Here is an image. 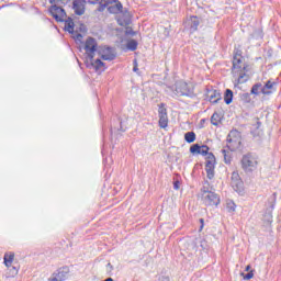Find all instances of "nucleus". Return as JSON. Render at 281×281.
<instances>
[{"instance_id":"nucleus-1","label":"nucleus","mask_w":281,"mask_h":281,"mask_svg":"<svg viewBox=\"0 0 281 281\" xmlns=\"http://www.w3.org/2000/svg\"><path fill=\"white\" fill-rule=\"evenodd\" d=\"M86 52V66L88 69H93L98 74H102V71L106 70V65L102 59L97 58L95 59V54H98V42L93 37H88L83 47Z\"/></svg>"},{"instance_id":"nucleus-2","label":"nucleus","mask_w":281,"mask_h":281,"mask_svg":"<svg viewBox=\"0 0 281 281\" xmlns=\"http://www.w3.org/2000/svg\"><path fill=\"white\" fill-rule=\"evenodd\" d=\"M110 14H122L117 18V23L121 26L131 25V13L127 10L124 11V7L120 0H101L98 8L99 12H104L106 10Z\"/></svg>"},{"instance_id":"nucleus-3","label":"nucleus","mask_w":281,"mask_h":281,"mask_svg":"<svg viewBox=\"0 0 281 281\" xmlns=\"http://www.w3.org/2000/svg\"><path fill=\"white\" fill-rule=\"evenodd\" d=\"M232 74L238 85H244V82H247L248 80L247 64L243 60V55H240V53L234 55Z\"/></svg>"},{"instance_id":"nucleus-4","label":"nucleus","mask_w":281,"mask_h":281,"mask_svg":"<svg viewBox=\"0 0 281 281\" xmlns=\"http://www.w3.org/2000/svg\"><path fill=\"white\" fill-rule=\"evenodd\" d=\"M173 89L178 98H194L196 95L192 82H186L183 80L177 81Z\"/></svg>"},{"instance_id":"nucleus-5","label":"nucleus","mask_w":281,"mask_h":281,"mask_svg":"<svg viewBox=\"0 0 281 281\" xmlns=\"http://www.w3.org/2000/svg\"><path fill=\"white\" fill-rule=\"evenodd\" d=\"M244 172H254L258 169V156L252 153L245 154L240 160Z\"/></svg>"},{"instance_id":"nucleus-6","label":"nucleus","mask_w":281,"mask_h":281,"mask_svg":"<svg viewBox=\"0 0 281 281\" xmlns=\"http://www.w3.org/2000/svg\"><path fill=\"white\" fill-rule=\"evenodd\" d=\"M227 148L231 153H236V150H240L243 146V138L240 137V132L231 131L227 135Z\"/></svg>"},{"instance_id":"nucleus-7","label":"nucleus","mask_w":281,"mask_h":281,"mask_svg":"<svg viewBox=\"0 0 281 281\" xmlns=\"http://www.w3.org/2000/svg\"><path fill=\"white\" fill-rule=\"evenodd\" d=\"M97 54L102 60H115L116 57L115 49L109 46H100Z\"/></svg>"},{"instance_id":"nucleus-8","label":"nucleus","mask_w":281,"mask_h":281,"mask_svg":"<svg viewBox=\"0 0 281 281\" xmlns=\"http://www.w3.org/2000/svg\"><path fill=\"white\" fill-rule=\"evenodd\" d=\"M49 14L53 15L57 23H63V21H65V19L67 18V12H65V9L58 5H52L49 8Z\"/></svg>"},{"instance_id":"nucleus-9","label":"nucleus","mask_w":281,"mask_h":281,"mask_svg":"<svg viewBox=\"0 0 281 281\" xmlns=\"http://www.w3.org/2000/svg\"><path fill=\"white\" fill-rule=\"evenodd\" d=\"M202 199L204 201V204L210 206L218 205V203H221V198L213 191H204Z\"/></svg>"},{"instance_id":"nucleus-10","label":"nucleus","mask_w":281,"mask_h":281,"mask_svg":"<svg viewBox=\"0 0 281 281\" xmlns=\"http://www.w3.org/2000/svg\"><path fill=\"white\" fill-rule=\"evenodd\" d=\"M158 115H159L160 128H167L168 127V110L166 109V104L164 103L159 104Z\"/></svg>"},{"instance_id":"nucleus-11","label":"nucleus","mask_w":281,"mask_h":281,"mask_svg":"<svg viewBox=\"0 0 281 281\" xmlns=\"http://www.w3.org/2000/svg\"><path fill=\"white\" fill-rule=\"evenodd\" d=\"M231 186L235 190V192H243V180L240 179V175L238 171H234L231 177Z\"/></svg>"},{"instance_id":"nucleus-12","label":"nucleus","mask_w":281,"mask_h":281,"mask_svg":"<svg viewBox=\"0 0 281 281\" xmlns=\"http://www.w3.org/2000/svg\"><path fill=\"white\" fill-rule=\"evenodd\" d=\"M68 274H69V268H59L50 276L48 281H65L67 280Z\"/></svg>"},{"instance_id":"nucleus-13","label":"nucleus","mask_w":281,"mask_h":281,"mask_svg":"<svg viewBox=\"0 0 281 281\" xmlns=\"http://www.w3.org/2000/svg\"><path fill=\"white\" fill-rule=\"evenodd\" d=\"M278 91V82L268 80L265 82L262 88V95H271Z\"/></svg>"},{"instance_id":"nucleus-14","label":"nucleus","mask_w":281,"mask_h":281,"mask_svg":"<svg viewBox=\"0 0 281 281\" xmlns=\"http://www.w3.org/2000/svg\"><path fill=\"white\" fill-rule=\"evenodd\" d=\"M87 0H74L72 2V10L78 16H82V14H85Z\"/></svg>"},{"instance_id":"nucleus-15","label":"nucleus","mask_w":281,"mask_h":281,"mask_svg":"<svg viewBox=\"0 0 281 281\" xmlns=\"http://www.w3.org/2000/svg\"><path fill=\"white\" fill-rule=\"evenodd\" d=\"M223 100V97H221V92L218 90H212L209 95V101L211 104H218Z\"/></svg>"},{"instance_id":"nucleus-16","label":"nucleus","mask_w":281,"mask_h":281,"mask_svg":"<svg viewBox=\"0 0 281 281\" xmlns=\"http://www.w3.org/2000/svg\"><path fill=\"white\" fill-rule=\"evenodd\" d=\"M63 23H65L64 29L66 32H69V34H74V20L71 18H66Z\"/></svg>"},{"instance_id":"nucleus-17","label":"nucleus","mask_w":281,"mask_h":281,"mask_svg":"<svg viewBox=\"0 0 281 281\" xmlns=\"http://www.w3.org/2000/svg\"><path fill=\"white\" fill-rule=\"evenodd\" d=\"M216 164V158L214 157V154H209L205 170H214Z\"/></svg>"},{"instance_id":"nucleus-18","label":"nucleus","mask_w":281,"mask_h":281,"mask_svg":"<svg viewBox=\"0 0 281 281\" xmlns=\"http://www.w3.org/2000/svg\"><path fill=\"white\" fill-rule=\"evenodd\" d=\"M199 18L196 16H191L189 21V26H190V32H196L199 30Z\"/></svg>"},{"instance_id":"nucleus-19","label":"nucleus","mask_w":281,"mask_h":281,"mask_svg":"<svg viewBox=\"0 0 281 281\" xmlns=\"http://www.w3.org/2000/svg\"><path fill=\"white\" fill-rule=\"evenodd\" d=\"M3 260L7 268L12 267V262H14V252L4 254Z\"/></svg>"},{"instance_id":"nucleus-20","label":"nucleus","mask_w":281,"mask_h":281,"mask_svg":"<svg viewBox=\"0 0 281 281\" xmlns=\"http://www.w3.org/2000/svg\"><path fill=\"white\" fill-rule=\"evenodd\" d=\"M262 89H263L262 83L257 82V83H255V85L251 87L250 93H251L252 95H259L260 93H262Z\"/></svg>"},{"instance_id":"nucleus-21","label":"nucleus","mask_w":281,"mask_h":281,"mask_svg":"<svg viewBox=\"0 0 281 281\" xmlns=\"http://www.w3.org/2000/svg\"><path fill=\"white\" fill-rule=\"evenodd\" d=\"M234 100V92L229 89H226L224 93V102L225 104H232V101Z\"/></svg>"},{"instance_id":"nucleus-22","label":"nucleus","mask_w":281,"mask_h":281,"mask_svg":"<svg viewBox=\"0 0 281 281\" xmlns=\"http://www.w3.org/2000/svg\"><path fill=\"white\" fill-rule=\"evenodd\" d=\"M184 139L188 144H192L196 140V134L194 132H188L184 134Z\"/></svg>"},{"instance_id":"nucleus-23","label":"nucleus","mask_w":281,"mask_h":281,"mask_svg":"<svg viewBox=\"0 0 281 281\" xmlns=\"http://www.w3.org/2000/svg\"><path fill=\"white\" fill-rule=\"evenodd\" d=\"M222 155L225 164H232V151L227 149H222Z\"/></svg>"},{"instance_id":"nucleus-24","label":"nucleus","mask_w":281,"mask_h":281,"mask_svg":"<svg viewBox=\"0 0 281 281\" xmlns=\"http://www.w3.org/2000/svg\"><path fill=\"white\" fill-rule=\"evenodd\" d=\"M221 122V115L218 113H213V115L211 116V124H213V126H218V123Z\"/></svg>"},{"instance_id":"nucleus-25","label":"nucleus","mask_w":281,"mask_h":281,"mask_svg":"<svg viewBox=\"0 0 281 281\" xmlns=\"http://www.w3.org/2000/svg\"><path fill=\"white\" fill-rule=\"evenodd\" d=\"M9 269V272H8V276L7 278H14V276H18L19 274V268L14 267V266H11Z\"/></svg>"},{"instance_id":"nucleus-26","label":"nucleus","mask_w":281,"mask_h":281,"mask_svg":"<svg viewBox=\"0 0 281 281\" xmlns=\"http://www.w3.org/2000/svg\"><path fill=\"white\" fill-rule=\"evenodd\" d=\"M127 49H130V52H135V49H137V41L135 40H131L130 42H127Z\"/></svg>"},{"instance_id":"nucleus-27","label":"nucleus","mask_w":281,"mask_h":281,"mask_svg":"<svg viewBox=\"0 0 281 281\" xmlns=\"http://www.w3.org/2000/svg\"><path fill=\"white\" fill-rule=\"evenodd\" d=\"M209 153H210V147H207V145L200 146L199 155H203V157H205V155H207V157H210Z\"/></svg>"},{"instance_id":"nucleus-28","label":"nucleus","mask_w":281,"mask_h":281,"mask_svg":"<svg viewBox=\"0 0 281 281\" xmlns=\"http://www.w3.org/2000/svg\"><path fill=\"white\" fill-rule=\"evenodd\" d=\"M226 209L228 212H236V203H234L232 200H228L226 203Z\"/></svg>"},{"instance_id":"nucleus-29","label":"nucleus","mask_w":281,"mask_h":281,"mask_svg":"<svg viewBox=\"0 0 281 281\" xmlns=\"http://www.w3.org/2000/svg\"><path fill=\"white\" fill-rule=\"evenodd\" d=\"M68 0H49V3L53 5H57L59 8H63L67 3Z\"/></svg>"},{"instance_id":"nucleus-30","label":"nucleus","mask_w":281,"mask_h":281,"mask_svg":"<svg viewBox=\"0 0 281 281\" xmlns=\"http://www.w3.org/2000/svg\"><path fill=\"white\" fill-rule=\"evenodd\" d=\"M201 150V145L199 144H194L190 147V153H192V155H199Z\"/></svg>"},{"instance_id":"nucleus-31","label":"nucleus","mask_w":281,"mask_h":281,"mask_svg":"<svg viewBox=\"0 0 281 281\" xmlns=\"http://www.w3.org/2000/svg\"><path fill=\"white\" fill-rule=\"evenodd\" d=\"M265 221L267 222V225H271L273 223V216L271 214L265 215Z\"/></svg>"},{"instance_id":"nucleus-32","label":"nucleus","mask_w":281,"mask_h":281,"mask_svg":"<svg viewBox=\"0 0 281 281\" xmlns=\"http://www.w3.org/2000/svg\"><path fill=\"white\" fill-rule=\"evenodd\" d=\"M207 179H214V169H206Z\"/></svg>"},{"instance_id":"nucleus-33","label":"nucleus","mask_w":281,"mask_h":281,"mask_svg":"<svg viewBox=\"0 0 281 281\" xmlns=\"http://www.w3.org/2000/svg\"><path fill=\"white\" fill-rule=\"evenodd\" d=\"M241 276H244V280H251V278H254V271H250L247 274L241 273Z\"/></svg>"},{"instance_id":"nucleus-34","label":"nucleus","mask_w":281,"mask_h":281,"mask_svg":"<svg viewBox=\"0 0 281 281\" xmlns=\"http://www.w3.org/2000/svg\"><path fill=\"white\" fill-rule=\"evenodd\" d=\"M243 100H246V102H251V98H250L249 93H244Z\"/></svg>"},{"instance_id":"nucleus-35","label":"nucleus","mask_w":281,"mask_h":281,"mask_svg":"<svg viewBox=\"0 0 281 281\" xmlns=\"http://www.w3.org/2000/svg\"><path fill=\"white\" fill-rule=\"evenodd\" d=\"M106 271H108L109 273H112V271H113V265L108 263V265H106Z\"/></svg>"},{"instance_id":"nucleus-36","label":"nucleus","mask_w":281,"mask_h":281,"mask_svg":"<svg viewBox=\"0 0 281 281\" xmlns=\"http://www.w3.org/2000/svg\"><path fill=\"white\" fill-rule=\"evenodd\" d=\"M89 1V3H91L92 5H95V3H99V5H100V2L102 1V0H88Z\"/></svg>"},{"instance_id":"nucleus-37","label":"nucleus","mask_w":281,"mask_h":281,"mask_svg":"<svg viewBox=\"0 0 281 281\" xmlns=\"http://www.w3.org/2000/svg\"><path fill=\"white\" fill-rule=\"evenodd\" d=\"M205 192H210V190L207 189V187L204 186L202 188V196H203V194H205Z\"/></svg>"},{"instance_id":"nucleus-38","label":"nucleus","mask_w":281,"mask_h":281,"mask_svg":"<svg viewBox=\"0 0 281 281\" xmlns=\"http://www.w3.org/2000/svg\"><path fill=\"white\" fill-rule=\"evenodd\" d=\"M80 38H82V34L77 33V34H76V41H80Z\"/></svg>"},{"instance_id":"nucleus-39","label":"nucleus","mask_w":281,"mask_h":281,"mask_svg":"<svg viewBox=\"0 0 281 281\" xmlns=\"http://www.w3.org/2000/svg\"><path fill=\"white\" fill-rule=\"evenodd\" d=\"M159 281H170V278H168V277H161V278L159 279Z\"/></svg>"},{"instance_id":"nucleus-40","label":"nucleus","mask_w":281,"mask_h":281,"mask_svg":"<svg viewBox=\"0 0 281 281\" xmlns=\"http://www.w3.org/2000/svg\"><path fill=\"white\" fill-rule=\"evenodd\" d=\"M200 223H201V229H203L204 220H203V218H200Z\"/></svg>"},{"instance_id":"nucleus-41","label":"nucleus","mask_w":281,"mask_h":281,"mask_svg":"<svg viewBox=\"0 0 281 281\" xmlns=\"http://www.w3.org/2000/svg\"><path fill=\"white\" fill-rule=\"evenodd\" d=\"M173 188H175V190H179V184L175 183Z\"/></svg>"},{"instance_id":"nucleus-42","label":"nucleus","mask_w":281,"mask_h":281,"mask_svg":"<svg viewBox=\"0 0 281 281\" xmlns=\"http://www.w3.org/2000/svg\"><path fill=\"white\" fill-rule=\"evenodd\" d=\"M137 65L134 66L133 71H137Z\"/></svg>"},{"instance_id":"nucleus-43","label":"nucleus","mask_w":281,"mask_h":281,"mask_svg":"<svg viewBox=\"0 0 281 281\" xmlns=\"http://www.w3.org/2000/svg\"><path fill=\"white\" fill-rule=\"evenodd\" d=\"M249 269H251V266L246 267V271H249Z\"/></svg>"}]
</instances>
